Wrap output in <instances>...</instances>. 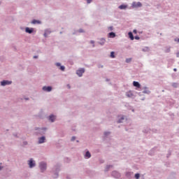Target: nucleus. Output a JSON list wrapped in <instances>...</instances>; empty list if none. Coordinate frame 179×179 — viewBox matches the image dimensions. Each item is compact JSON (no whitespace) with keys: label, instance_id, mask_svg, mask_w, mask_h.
Instances as JSON below:
<instances>
[{"label":"nucleus","instance_id":"f3484780","mask_svg":"<svg viewBox=\"0 0 179 179\" xmlns=\"http://www.w3.org/2000/svg\"><path fill=\"white\" fill-rule=\"evenodd\" d=\"M127 8H128V6H127V5H124V4H122V5H120V6H119V8H120V9H126Z\"/></svg>","mask_w":179,"mask_h":179},{"label":"nucleus","instance_id":"39448f33","mask_svg":"<svg viewBox=\"0 0 179 179\" xmlns=\"http://www.w3.org/2000/svg\"><path fill=\"white\" fill-rule=\"evenodd\" d=\"M12 81H8V80H3L1 82V86H6V85H11Z\"/></svg>","mask_w":179,"mask_h":179},{"label":"nucleus","instance_id":"c03bdc74","mask_svg":"<svg viewBox=\"0 0 179 179\" xmlns=\"http://www.w3.org/2000/svg\"><path fill=\"white\" fill-rule=\"evenodd\" d=\"M2 169V168H1V166H0V170H1Z\"/></svg>","mask_w":179,"mask_h":179},{"label":"nucleus","instance_id":"7ed1b4c3","mask_svg":"<svg viewBox=\"0 0 179 179\" xmlns=\"http://www.w3.org/2000/svg\"><path fill=\"white\" fill-rule=\"evenodd\" d=\"M40 169H41V171H44V170H45L47 169V164H45L44 162H41L40 164Z\"/></svg>","mask_w":179,"mask_h":179},{"label":"nucleus","instance_id":"4c0bfd02","mask_svg":"<svg viewBox=\"0 0 179 179\" xmlns=\"http://www.w3.org/2000/svg\"><path fill=\"white\" fill-rule=\"evenodd\" d=\"M174 72H177V69H173Z\"/></svg>","mask_w":179,"mask_h":179},{"label":"nucleus","instance_id":"cd10ccee","mask_svg":"<svg viewBox=\"0 0 179 179\" xmlns=\"http://www.w3.org/2000/svg\"><path fill=\"white\" fill-rule=\"evenodd\" d=\"M56 66H61V64L60 63H56Z\"/></svg>","mask_w":179,"mask_h":179},{"label":"nucleus","instance_id":"7c9ffc66","mask_svg":"<svg viewBox=\"0 0 179 179\" xmlns=\"http://www.w3.org/2000/svg\"><path fill=\"white\" fill-rule=\"evenodd\" d=\"M139 38H140L139 36H135L136 40H139Z\"/></svg>","mask_w":179,"mask_h":179},{"label":"nucleus","instance_id":"a19ab883","mask_svg":"<svg viewBox=\"0 0 179 179\" xmlns=\"http://www.w3.org/2000/svg\"><path fill=\"white\" fill-rule=\"evenodd\" d=\"M44 36H45V37H47V34H45Z\"/></svg>","mask_w":179,"mask_h":179},{"label":"nucleus","instance_id":"412c9836","mask_svg":"<svg viewBox=\"0 0 179 179\" xmlns=\"http://www.w3.org/2000/svg\"><path fill=\"white\" fill-rule=\"evenodd\" d=\"M101 41H102V43H100V44L103 45V44H104V43H106V39L102 38V39L101 40Z\"/></svg>","mask_w":179,"mask_h":179},{"label":"nucleus","instance_id":"4be33fe9","mask_svg":"<svg viewBox=\"0 0 179 179\" xmlns=\"http://www.w3.org/2000/svg\"><path fill=\"white\" fill-rule=\"evenodd\" d=\"M172 86H173V87H177L178 86V84L174 83L172 84Z\"/></svg>","mask_w":179,"mask_h":179},{"label":"nucleus","instance_id":"5701e85b","mask_svg":"<svg viewBox=\"0 0 179 179\" xmlns=\"http://www.w3.org/2000/svg\"><path fill=\"white\" fill-rule=\"evenodd\" d=\"M60 69H61V71H65V66H60Z\"/></svg>","mask_w":179,"mask_h":179},{"label":"nucleus","instance_id":"a211bd4d","mask_svg":"<svg viewBox=\"0 0 179 179\" xmlns=\"http://www.w3.org/2000/svg\"><path fill=\"white\" fill-rule=\"evenodd\" d=\"M129 37L131 40H134L135 38L134 37V34H132V32H129Z\"/></svg>","mask_w":179,"mask_h":179},{"label":"nucleus","instance_id":"c9c22d12","mask_svg":"<svg viewBox=\"0 0 179 179\" xmlns=\"http://www.w3.org/2000/svg\"><path fill=\"white\" fill-rule=\"evenodd\" d=\"M80 33H83V30L80 29Z\"/></svg>","mask_w":179,"mask_h":179},{"label":"nucleus","instance_id":"f704fd0d","mask_svg":"<svg viewBox=\"0 0 179 179\" xmlns=\"http://www.w3.org/2000/svg\"><path fill=\"white\" fill-rule=\"evenodd\" d=\"M113 58H115V56L114 55V52H113Z\"/></svg>","mask_w":179,"mask_h":179},{"label":"nucleus","instance_id":"2f4dec72","mask_svg":"<svg viewBox=\"0 0 179 179\" xmlns=\"http://www.w3.org/2000/svg\"><path fill=\"white\" fill-rule=\"evenodd\" d=\"M114 37H115V33H113V38H114Z\"/></svg>","mask_w":179,"mask_h":179},{"label":"nucleus","instance_id":"e433bc0d","mask_svg":"<svg viewBox=\"0 0 179 179\" xmlns=\"http://www.w3.org/2000/svg\"><path fill=\"white\" fill-rule=\"evenodd\" d=\"M69 89H71V86L69 85H67Z\"/></svg>","mask_w":179,"mask_h":179},{"label":"nucleus","instance_id":"ea45409f","mask_svg":"<svg viewBox=\"0 0 179 179\" xmlns=\"http://www.w3.org/2000/svg\"><path fill=\"white\" fill-rule=\"evenodd\" d=\"M110 133H105V135H108Z\"/></svg>","mask_w":179,"mask_h":179},{"label":"nucleus","instance_id":"79ce46f5","mask_svg":"<svg viewBox=\"0 0 179 179\" xmlns=\"http://www.w3.org/2000/svg\"><path fill=\"white\" fill-rule=\"evenodd\" d=\"M34 58H38V57L37 56H34Z\"/></svg>","mask_w":179,"mask_h":179},{"label":"nucleus","instance_id":"aec40b11","mask_svg":"<svg viewBox=\"0 0 179 179\" xmlns=\"http://www.w3.org/2000/svg\"><path fill=\"white\" fill-rule=\"evenodd\" d=\"M135 178L136 179H139L140 177H141V174L139 173H136L135 176H134Z\"/></svg>","mask_w":179,"mask_h":179},{"label":"nucleus","instance_id":"72a5a7b5","mask_svg":"<svg viewBox=\"0 0 179 179\" xmlns=\"http://www.w3.org/2000/svg\"><path fill=\"white\" fill-rule=\"evenodd\" d=\"M90 43H91V44H94V41H91Z\"/></svg>","mask_w":179,"mask_h":179},{"label":"nucleus","instance_id":"9b49d317","mask_svg":"<svg viewBox=\"0 0 179 179\" xmlns=\"http://www.w3.org/2000/svg\"><path fill=\"white\" fill-rule=\"evenodd\" d=\"M45 141V137L42 136L38 140V143H44V141Z\"/></svg>","mask_w":179,"mask_h":179},{"label":"nucleus","instance_id":"2eb2a0df","mask_svg":"<svg viewBox=\"0 0 179 179\" xmlns=\"http://www.w3.org/2000/svg\"><path fill=\"white\" fill-rule=\"evenodd\" d=\"M127 97H134V94L132 93V92L129 91L127 93Z\"/></svg>","mask_w":179,"mask_h":179},{"label":"nucleus","instance_id":"a18cd8bd","mask_svg":"<svg viewBox=\"0 0 179 179\" xmlns=\"http://www.w3.org/2000/svg\"><path fill=\"white\" fill-rule=\"evenodd\" d=\"M177 57H178V54H177Z\"/></svg>","mask_w":179,"mask_h":179},{"label":"nucleus","instance_id":"dca6fc26","mask_svg":"<svg viewBox=\"0 0 179 179\" xmlns=\"http://www.w3.org/2000/svg\"><path fill=\"white\" fill-rule=\"evenodd\" d=\"M31 23L33 24H40L41 23V22H40V21H38V20H34L32 22H31Z\"/></svg>","mask_w":179,"mask_h":179},{"label":"nucleus","instance_id":"58836bf2","mask_svg":"<svg viewBox=\"0 0 179 179\" xmlns=\"http://www.w3.org/2000/svg\"><path fill=\"white\" fill-rule=\"evenodd\" d=\"M166 52H170V49H169V50L166 51Z\"/></svg>","mask_w":179,"mask_h":179},{"label":"nucleus","instance_id":"c85d7f7f","mask_svg":"<svg viewBox=\"0 0 179 179\" xmlns=\"http://www.w3.org/2000/svg\"><path fill=\"white\" fill-rule=\"evenodd\" d=\"M92 0H87V3H90Z\"/></svg>","mask_w":179,"mask_h":179},{"label":"nucleus","instance_id":"37998d69","mask_svg":"<svg viewBox=\"0 0 179 179\" xmlns=\"http://www.w3.org/2000/svg\"><path fill=\"white\" fill-rule=\"evenodd\" d=\"M178 43H179V38L178 39Z\"/></svg>","mask_w":179,"mask_h":179},{"label":"nucleus","instance_id":"ddd939ff","mask_svg":"<svg viewBox=\"0 0 179 179\" xmlns=\"http://www.w3.org/2000/svg\"><path fill=\"white\" fill-rule=\"evenodd\" d=\"M49 120L51 121V122H54V121H55V116H54V115H50V117H49Z\"/></svg>","mask_w":179,"mask_h":179},{"label":"nucleus","instance_id":"473e14b6","mask_svg":"<svg viewBox=\"0 0 179 179\" xmlns=\"http://www.w3.org/2000/svg\"><path fill=\"white\" fill-rule=\"evenodd\" d=\"M110 57L113 58V52H110Z\"/></svg>","mask_w":179,"mask_h":179},{"label":"nucleus","instance_id":"0eeeda50","mask_svg":"<svg viewBox=\"0 0 179 179\" xmlns=\"http://www.w3.org/2000/svg\"><path fill=\"white\" fill-rule=\"evenodd\" d=\"M29 166L30 169H33V167H34V166H36V163H34V162H33V159H31L29 161Z\"/></svg>","mask_w":179,"mask_h":179},{"label":"nucleus","instance_id":"f8f14e48","mask_svg":"<svg viewBox=\"0 0 179 179\" xmlns=\"http://www.w3.org/2000/svg\"><path fill=\"white\" fill-rule=\"evenodd\" d=\"M25 31L27 33H29V34H31V33H33V29H30L29 27H27L25 29Z\"/></svg>","mask_w":179,"mask_h":179},{"label":"nucleus","instance_id":"6e6552de","mask_svg":"<svg viewBox=\"0 0 179 179\" xmlns=\"http://www.w3.org/2000/svg\"><path fill=\"white\" fill-rule=\"evenodd\" d=\"M113 174V177H115V178H120V177H121V174H120V173L117 172V171H114Z\"/></svg>","mask_w":179,"mask_h":179},{"label":"nucleus","instance_id":"f257e3e1","mask_svg":"<svg viewBox=\"0 0 179 179\" xmlns=\"http://www.w3.org/2000/svg\"><path fill=\"white\" fill-rule=\"evenodd\" d=\"M142 6V3L141 2H133L132 4H131V8H141Z\"/></svg>","mask_w":179,"mask_h":179},{"label":"nucleus","instance_id":"1a4fd4ad","mask_svg":"<svg viewBox=\"0 0 179 179\" xmlns=\"http://www.w3.org/2000/svg\"><path fill=\"white\" fill-rule=\"evenodd\" d=\"M133 86H134V87H137V89H141V84L136 81L133 82Z\"/></svg>","mask_w":179,"mask_h":179},{"label":"nucleus","instance_id":"bb28decb","mask_svg":"<svg viewBox=\"0 0 179 179\" xmlns=\"http://www.w3.org/2000/svg\"><path fill=\"white\" fill-rule=\"evenodd\" d=\"M76 139V138L75 136H73V137L71 138V141H75Z\"/></svg>","mask_w":179,"mask_h":179},{"label":"nucleus","instance_id":"b1692460","mask_svg":"<svg viewBox=\"0 0 179 179\" xmlns=\"http://www.w3.org/2000/svg\"><path fill=\"white\" fill-rule=\"evenodd\" d=\"M131 60H132V59H131V58L127 59H126V62L129 63V62H131Z\"/></svg>","mask_w":179,"mask_h":179},{"label":"nucleus","instance_id":"9d476101","mask_svg":"<svg viewBox=\"0 0 179 179\" xmlns=\"http://www.w3.org/2000/svg\"><path fill=\"white\" fill-rule=\"evenodd\" d=\"M43 90H44V92H51L52 88L51 87H43Z\"/></svg>","mask_w":179,"mask_h":179},{"label":"nucleus","instance_id":"393cba45","mask_svg":"<svg viewBox=\"0 0 179 179\" xmlns=\"http://www.w3.org/2000/svg\"><path fill=\"white\" fill-rule=\"evenodd\" d=\"M108 37H113V32L109 33Z\"/></svg>","mask_w":179,"mask_h":179},{"label":"nucleus","instance_id":"4468645a","mask_svg":"<svg viewBox=\"0 0 179 179\" xmlns=\"http://www.w3.org/2000/svg\"><path fill=\"white\" fill-rule=\"evenodd\" d=\"M92 157V155H90V152L89 151L86 152L85 157H87V159H89Z\"/></svg>","mask_w":179,"mask_h":179},{"label":"nucleus","instance_id":"a878e982","mask_svg":"<svg viewBox=\"0 0 179 179\" xmlns=\"http://www.w3.org/2000/svg\"><path fill=\"white\" fill-rule=\"evenodd\" d=\"M133 33H134V34H136V33H138V31H136V29H134Z\"/></svg>","mask_w":179,"mask_h":179},{"label":"nucleus","instance_id":"20e7f679","mask_svg":"<svg viewBox=\"0 0 179 179\" xmlns=\"http://www.w3.org/2000/svg\"><path fill=\"white\" fill-rule=\"evenodd\" d=\"M76 73L80 77L82 76V75H83V73H85V69H80L76 71Z\"/></svg>","mask_w":179,"mask_h":179},{"label":"nucleus","instance_id":"f03ea898","mask_svg":"<svg viewBox=\"0 0 179 179\" xmlns=\"http://www.w3.org/2000/svg\"><path fill=\"white\" fill-rule=\"evenodd\" d=\"M124 121H125V117H124V115H120L117 117V124H121L124 122Z\"/></svg>","mask_w":179,"mask_h":179},{"label":"nucleus","instance_id":"423d86ee","mask_svg":"<svg viewBox=\"0 0 179 179\" xmlns=\"http://www.w3.org/2000/svg\"><path fill=\"white\" fill-rule=\"evenodd\" d=\"M126 177L129 179L132 178L134 177V172H126Z\"/></svg>","mask_w":179,"mask_h":179},{"label":"nucleus","instance_id":"6ab92c4d","mask_svg":"<svg viewBox=\"0 0 179 179\" xmlns=\"http://www.w3.org/2000/svg\"><path fill=\"white\" fill-rule=\"evenodd\" d=\"M145 90L143 92V93L144 94H149L150 93V91L146 90L148 89V87H144Z\"/></svg>","mask_w":179,"mask_h":179},{"label":"nucleus","instance_id":"c756f323","mask_svg":"<svg viewBox=\"0 0 179 179\" xmlns=\"http://www.w3.org/2000/svg\"><path fill=\"white\" fill-rule=\"evenodd\" d=\"M111 30H113V27H110L108 28V31H111Z\"/></svg>","mask_w":179,"mask_h":179}]
</instances>
